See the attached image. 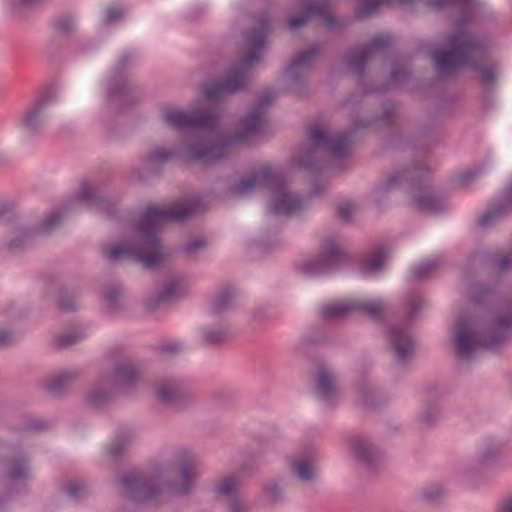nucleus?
<instances>
[{
    "label": "nucleus",
    "mask_w": 512,
    "mask_h": 512,
    "mask_svg": "<svg viewBox=\"0 0 512 512\" xmlns=\"http://www.w3.org/2000/svg\"><path fill=\"white\" fill-rule=\"evenodd\" d=\"M273 100L274 94L271 91L264 89L258 92V138L260 137L261 130L264 124L263 119L260 116V110L263 106L270 104Z\"/></svg>",
    "instance_id": "nucleus-39"
},
{
    "label": "nucleus",
    "mask_w": 512,
    "mask_h": 512,
    "mask_svg": "<svg viewBox=\"0 0 512 512\" xmlns=\"http://www.w3.org/2000/svg\"><path fill=\"white\" fill-rule=\"evenodd\" d=\"M507 266H508V259H504V260L502 261V268L504 269V268H506Z\"/></svg>",
    "instance_id": "nucleus-60"
},
{
    "label": "nucleus",
    "mask_w": 512,
    "mask_h": 512,
    "mask_svg": "<svg viewBox=\"0 0 512 512\" xmlns=\"http://www.w3.org/2000/svg\"><path fill=\"white\" fill-rule=\"evenodd\" d=\"M389 341L399 359L408 357L414 347L413 339L405 327H393L389 332Z\"/></svg>",
    "instance_id": "nucleus-19"
},
{
    "label": "nucleus",
    "mask_w": 512,
    "mask_h": 512,
    "mask_svg": "<svg viewBox=\"0 0 512 512\" xmlns=\"http://www.w3.org/2000/svg\"><path fill=\"white\" fill-rule=\"evenodd\" d=\"M63 216V211L54 210L43 219L37 229H26L16 225L17 216L13 208L7 204H1L0 222L9 225L11 233L15 234V237L7 244L8 249L10 251L23 249L32 242L35 234H49L60 224Z\"/></svg>",
    "instance_id": "nucleus-6"
},
{
    "label": "nucleus",
    "mask_w": 512,
    "mask_h": 512,
    "mask_svg": "<svg viewBox=\"0 0 512 512\" xmlns=\"http://www.w3.org/2000/svg\"><path fill=\"white\" fill-rule=\"evenodd\" d=\"M476 324L471 319L461 317L455 326L454 331V345L457 353L462 358H467L469 355L480 347L494 348L499 340H482L481 337L475 332Z\"/></svg>",
    "instance_id": "nucleus-10"
},
{
    "label": "nucleus",
    "mask_w": 512,
    "mask_h": 512,
    "mask_svg": "<svg viewBox=\"0 0 512 512\" xmlns=\"http://www.w3.org/2000/svg\"><path fill=\"white\" fill-rule=\"evenodd\" d=\"M292 473L302 481L313 479L317 474V466L311 454H301L290 461Z\"/></svg>",
    "instance_id": "nucleus-20"
},
{
    "label": "nucleus",
    "mask_w": 512,
    "mask_h": 512,
    "mask_svg": "<svg viewBox=\"0 0 512 512\" xmlns=\"http://www.w3.org/2000/svg\"><path fill=\"white\" fill-rule=\"evenodd\" d=\"M123 295V289L119 284L107 286L103 292V298L107 302V312L114 313L119 309V300Z\"/></svg>",
    "instance_id": "nucleus-29"
},
{
    "label": "nucleus",
    "mask_w": 512,
    "mask_h": 512,
    "mask_svg": "<svg viewBox=\"0 0 512 512\" xmlns=\"http://www.w3.org/2000/svg\"><path fill=\"white\" fill-rule=\"evenodd\" d=\"M156 393L160 401L175 408H184L194 400L193 395L176 380L162 381Z\"/></svg>",
    "instance_id": "nucleus-13"
},
{
    "label": "nucleus",
    "mask_w": 512,
    "mask_h": 512,
    "mask_svg": "<svg viewBox=\"0 0 512 512\" xmlns=\"http://www.w3.org/2000/svg\"><path fill=\"white\" fill-rule=\"evenodd\" d=\"M412 197L415 204L418 205L420 208L429 211H434L436 209L435 199L428 189H421L413 193Z\"/></svg>",
    "instance_id": "nucleus-36"
},
{
    "label": "nucleus",
    "mask_w": 512,
    "mask_h": 512,
    "mask_svg": "<svg viewBox=\"0 0 512 512\" xmlns=\"http://www.w3.org/2000/svg\"><path fill=\"white\" fill-rule=\"evenodd\" d=\"M438 264L439 260L437 258L425 259L418 266L412 269L413 276L415 278H423Z\"/></svg>",
    "instance_id": "nucleus-40"
},
{
    "label": "nucleus",
    "mask_w": 512,
    "mask_h": 512,
    "mask_svg": "<svg viewBox=\"0 0 512 512\" xmlns=\"http://www.w3.org/2000/svg\"><path fill=\"white\" fill-rule=\"evenodd\" d=\"M63 490L73 501H80L89 494L86 483L81 479L68 481L63 486Z\"/></svg>",
    "instance_id": "nucleus-30"
},
{
    "label": "nucleus",
    "mask_w": 512,
    "mask_h": 512,
    "mask_svg": "<svg viewBox=\"0 0 512 512\" xmlns=\"http://www.w3.org/2000/svg\"><path fill=\"white\" fill-rule=\"evenodd\" d=\"M351 449L355 457L363 462H370L372 459V446L362 438H355L351 442Z\"/></svg>",
    "instance_id": "nucleus-33"
},
{
    "label": "nucleus",
    "mask_w": 512,
    "mask_h": 512,
    "mask_svg": "<svg viewBox=\"0 0 512 512\" xmlns=\"http://www.w3.org/2000/svg\"><path fill=\"white\" fill-rule=\"evenodd\" d=\"M130 440L131 434L128 432L118 435L115 438V440L110 444L108 450L110 457L114 460L117 459L125 451Z\"/></svg>",
    "instance_id": "nucleus-37"
},
{
    "label": "nucleus",
    "mask_w": 512,
    "mask_h": 512,
    "mask_svg": "<svg viewBox=\"0 0 512 512\" xmlns=\"http://www.w3.org/2000/svg\"><path fill=\"white\" fill-rule=\"evenodd\" d=\"M11 339V334L7 331H0V346L7 344Z\"/></svg>",
    "instance_id": "nucleus-54"
},
{
    "label": "nucleus",
    "mask_w": 512,
    "mask_h": 512,
    "mask_svg": "<svg viewBox=\"0 0 512 512\" xmlns=\"http://www.w3.org/2000/svg\"><path fill=\"white\" fill-rule=\"evenodd\" d=\"M317 16L321 23L329 28L334 27L333 17L326 3L322 1H313L307 5L306 11L297 17H292L289 20L291 29H297L305 24L310 18Z\"/></svg>",
    "instance_id": "nucleus-16"
},
{
    "label": "nucleus",
    "mask_w": 512,
    "mask_h": 512,
    "mask_svg": "<svg viewBox=\"0 0 512 512\" xmlns=\"http://www.w3.org/2000/svg\"><path fill=\"white\" fill-rule=\"evenodd\" d=\"M175 157L176 153L174 151L166 150L163 147H155L149 155H147L145 161L154 167H158L171 162Z\"/></svg>",
    "instance_id": "nucleus-31"
},
{
    "label": "nucleus",
    "mask_w": 512,
    "mask_h": 512,
    "mask_svg": "<svg viewBox=\"0 0 512 512\" xmlns=\"http://www.w3.org/2000/svg\"><path fill=\"white\" fill-rule=\"evenodd\" d=\"M164 121L172 128L185 130L187 128H199L212 131L218 122V117L209 109H200L186 113L180 110H167L163 114Z\"/></svg>",
    "instance_id": "nucleus-9"
},
{
    "label": "nucleus",
    "mask_w": 512,
    "mask_h": 512,
    "mask_svg": "<svg viewBox=\"0 0 512 512\" xmlns=\"http://www.w3.org/2000/svg\"><path fill=\"white\" fill-rule=\"evenodd\" d=\"M385 309V304L378 298L343 299L325 304L322 314L327 318H338L352 311H359L371 318L379 317Z\"/></svg>",
    "instance_id": "nucleus-8"
},
{
    "label": "nucleus",
    "mask_w": 512,
    "mask_h": 512,
    "mask_svg": "<svg viewBox=\"0 0 512 512\" xmlns=\"http://www.w3.org/2000/svg\"><path fill=\"white\" fill-rule=\"evenodd\" d=\"M195 210L196 205L191 202L180 207L148 205L140 220L134 225L139 241H125L111 246L105 251L107 258L117 261L123 257H131L141 262L145 268L157 267L168 255L158 237L161 227L167 222L185 221Z\"/></svg>",
    "instance_id": "nucleus-1"
},
{
    "label": "nucleus",
    "mask_w": 512,
    "mask_h": 512,
    "mask_svg": "<svg viewBox=\"0 0 512 512\" xmlns=\"http://www.w3.org/2000/svg\"><path fill=\"white\" fill-rule=\"evenodd\" d=\"M499 512H512V496L504 499L499 505Z\"/></svg>",
    "instance_id": "nucleus-51"
},
{
    "label": "nucleus",
    "mask_w": 512,
    "mask_h": 512,
    "mask_svg": "<svg viewBox=\"0 0 512 512\" xmlns=\"http://www.w3.org/2000/svg\"><path fill=\"white\" fill-rule=\"evenodd\" d=\"M256 186V173H251L247 178L241 179L238 183L229 188L231 195H243Z\"/></svg>",
    "instance_id": "nucleus-38"
},
{
    "label": "nucleus",
    "mask_w": 512,
    "mask_h": 512,
    "mask_svg": "<svg viewBox=\"0 0 512 512\" xmlns=\"http://www.w3.org/2000/svg\"><path fill=\"white\" fill-rule=\"evenodd\" d=\"M311 157H312V155L309 154L307 159L299 161V165L309 168L311 166Z\"/></svg>",
    "instance_id": "nucleus-56"
},
{
    "label": "nucleus",
    "mask_w": 512,
    "mask_h": 512,
    "mask_svg": "<svg viewBox=\"0 0 512 512\" xmlns=\"http://www.w3.org/2000/svg\"><path fill=\"white\" fill-rule=\"evenodd\" d=\"M244 37L248 48L246 57L233 63L224 80L213 81L205 87L204 93L208 100H220L225 95L235 94L246 88L249 69L256 63V27L245 31Z\"/></svg>",
    "instance_id": "nucleus-3"
},
{
    "label": "nucleus",
    "mask_w": 512,
    "mask_h": 512,
    "mask_svg": "<svg viewBox=\"0 0 512 512\" xmlns=\"http://www.w3.org/2000/svg\"><path fill=\"white\" fill-rule=\"evenodd\" d=\"M229 338V331L225 328L203 330V341L208 346H217Z\"/></svg>",
    "instance_id": "nucleus-35"
},
{
    "label": "nucleus",
    "mask_w": 512,
    "mask_h": 512,
    "mask_svg": "<svg viewBox=\"0 0 512 512\" xmlns=\"http://www.w3.org/2000/svg\"><path fill=\"white\" fill-rule=\"evenodd\" d=\"M341 247L334 239H327L319 259L306 263L303 270L308 274H318L335 268L344 259Z\"/></svg>",
    "instance_id": "nucleus-12"
},
{
    "label": "nucleus",
    "mask_w": 512,
    "mask_h": 512,
    "mask_svg": "<svg viewBox=\"0 0 512 512\" xmlns=\"http://www.w3.org/2000/svg\"><path fill=\"white\" fill-rule=\"evenodd\" d=\"M309 139L317 148H324L334 156L344 155L351 144L347 135H330L321 127L312 128Z\"/></svg>",
    "instance_id": "nucleus-14"
},
{
    "label": "nucleus",
    "mask_w": 512,
    "mask_h": 512,
    "mask_svg": "<svg viewBox=\"0 0 512 512\" xmlns=\"http://www.w3.org/2000/svg\"><path fill=\"white\" fill-rule=\"evenodd\" d=\"M114 376L121 386L131 387L139 381L141 371L135 364L123 361L115 366Z\"/></svg>",
    "instance_id": "nucleus-21"
},
{
    "label": "nucleus",
    "mask_w": 512,
    "mask_h": 512,
    "mask_svg": "<svg viewBox=\"0 0 512 512\" xmlns=\"http://www.w3.org/2000/svg\"><path fill=\"white\" fill-rule=\"evenodd\" d=\"M230 512H247V507L241 499L235 498L230 502Z\"/></svg>",
    "instance_id": "nucleus-50"
},
{
    "label": "nucleus",
    "mask_w": 512,
    "mask_h": 512,
    "mask_svg": "<svg viewBox=\"0 0 512 512\" xmlns=\"http://www.w3.org/2000/svg\"><path fill=\"white\" fill-rule=\"evenodd\" d=\"M111 396V390H103L89 395L88 403L92 408L99 409L105 406Z\"/></svg>",
    "instance_id": "nucleus-41"
},
{
    "label": "nucleus",
    "mask_w": 512,
    "mask_h": 512,
    "mask_svg": "<svg viewBox=\"0 0 512 512\" xmlns=\"http://www.w3.org/2000/svg\"><path fill=\"white\" fill-rule=\"evenodd\" d=\"M258 191L269 189L272 193L270 211L276 215H290L302 207L299 196L288 192L283 179L267 165H258Z\"/></svg>",
    "instance_id": "nucleus-5"
},
{
    "label": "nucleus",
    "mask_w": 512,
    "mask_h": 512,
    "mask_svg": "<svg viewBox=\"0 0 512 512\" xmlns=\"http://www.w3.org/2000/svg\"><path fill=\"white\" fill-rule=\"evenodd\" d=\"M130 63L131 58L128 55H124L119 59L107 89V99L119 100L123 107L134 105L138 103L141 98L140 90L130 84L125 74Z\"/></svg>",
    "instance_id": "nucleus-7"
},
{
    "label": "nucleus",
    "mask_w": 512,
    "mask_h": 512,
    "mask_svg": "<svg viewBox=\"0 0 512 512\" xmlns=\"http://www.w3.org/2000/svg\"><path fill=\"white\" fill-rule=\"evenodd\" d=\"M3 506V501L0 499V509L2 508Z\"/></svg>",
    "instance_id": "nucleus-63"
},
{
    "label": "nucleus",
    "mask_w": 512,
    "mask_h": 512,
    "mask_svg": "<svg viewBox=\"0 0 512 512\" xmlns=\"http://www.w3.org/2000/svg\"><path fill=\"white\" fill-rule=\"evenodd\" d=\"M317 52V49L311 48L297 55L291 62L290 71L292 73H296L297 71L305 69L308 66H310V64L315 59Z\"/></svg>",
    "instance_id": "nucleus-34"
},
{
    "label": "nucleus",
    "mask_w": 512,
    "mask_h": 512,
    "mask_svg": "<svg viewBox=\"0 0 512 512\" xmlns=\"http://www.w3.org/2000/svg\"><path fill=\"white\" fill-rule=\"evenodd\" d=\"M199 461L196 457H184L180 461V475L182 483L174 488L179 495H188L192 488L196 477L198 476Z\"/></svg>",
    "instance_id": "nucleus-18"
},
{
    "label": "nucleus",
    "mask_w": 512,
    "mask_h": 512,
    "mask_svg": "<svg viewBox=\"0 0 512 512\" xmlns=\"http://www.w3.org/2000/svg\"><path fill=\"white\" fill-rule=\"evenodd\" d=\"M426 496H427V498H429V499H434V498H436V497H437L436 495L434 496V495H431V494H427Z\"/></svg>",
    "instance_id": "nucleus-62"
},
{
    "label": "nucleus",
    "mask_w": 512,
    "mask_h": 512,
    "mask_svg": "<svg viewBox=\"0 0 512 512\" xmlns=\"http://www.w3.org/2000/svg\"><path fill=\"white\" fill-rule=\"evenodd\" d=\"M239 131L224 137L220 143L205 146L201 143H192L187 147L188 155L203 165H212L225 159L230 148L246 142L248 134L256 132V105L250 107L248 114L239 123Z\"/></svg>",
    "instance_id": "nucleus-4"
},
{
    "label": "nucleus",
    "mask_w": 512,
    "mask_h": 512,
    "mask_svg": "<svg viewBox=\"0 0 512 512\" xmlns=\"http://www.w3.org/2000/svg\"><path fill=\"white\" fill-rule=\"evenodd\" d=\"M77 198L89 205H97L101 208H107V213L112 214L110 203L100 194L97 187L88 182L81 183L77 192Z\"/></svg>",
    "instance_id": "nucleus-22"
},
{
    "label": "nucleus",
    "mask_w": 512,
    "mask_h": 512,
    "mask_svg": "<svg viewBox=\"0 0 512 512\" xmlns=\"http://www.w3.org/2000/svg\"><path fill=\"white\" fill-rule=\"evenodd\" d=\"M73 26H74L73 20L69 17L60 18L55 23L56 30L65 36H67L71 33Z\"/></svg>",
    "instance_id": "nucleus-46"
},
{
    "label": "nucleus",
    "mask_w": 512,
    "mask_h": 512,
    "mask_svg": "<svg viewBox=\"0 0 512 512\" xmlns=\"http://www.w3.org/2000/svg\"><path fill=\"white\" fill-rule=\"evenodd\" d=\"M260 36L258 35V42H257V45H258V52L260 51V46H261V43H260Z\"/></svg>",
    "instance_id": "nucleus-61"
},
{
    "label": "nucleus",
    "mask_w": 512,
    "mask_h": 512,
    "mask_svg": "<svg viewBox=\"0 0 512 512\" xmlns=\"http://www.w3.org/2000/svg\"><path fill=\"white\" fill-rule=\"evenodd\" d=\"M183 293L184 285L182 278H173L163 286L154 298L147 301L146 306L150 311H153L162 304H169L178 299Z\"/></svg>",
    "instance_id": "nucleus-17"
},
{
    "label": "nucleus",
    "mask_w": 512,
    "mask_h": 512,
    "mask_svg": "<svg viewBox=\"0 0 512 512\" xmlns=\"http://www.w3.org/2000/svg\"><path fill=\"white\" fill-rule=\"evenodd\" d=\"M77 309L74 298L66 290L60 291L58 310L60 312H74Z\"/></svg>",
    "instance_id": "nucleus-42"
},
{
    "label": "nucleus",
    "mask_w": 512,
    "mask_h": 512,
    "mask_svg": "<svg viewBox=\"0 0 512 512\" xmlns=\"http://www.w3.org/2000/svg\"><path fill=\"white\" fill-rule=\"evenodd\" d=\"M80 376L78 371H64L53 376L46 385V390L53 396L62 395Z\"/></svg>",
    "instance_id": "nucleus-23"
},
{
    "label": "nucleus",
    "mask_w": 512,
    "mask_h": 512,
    "mask_svg": "<svg viewBox=\"0 0 512 512\" xmlns=\"http://www.w3.org/2000/svg\"><path fill=\"white\" fill-rule=\"evenodd\" d=\"M236 298V291L232 285H226L214 296L211 303V312L221 314L226 312Z\"/></svg>",
    "instance_id": "nucleus-24"
},
{
    "label": "nucleus",
    "mask_w": 512,
    "mask_h": 512,
    "mask_svg": "<svg viewBox=\"0 0 512 512\" xmlns=\"http://www.w3.org/2000/svg\"><path fill=\"white\" fill-rule=\"evenodd\" d=\"M383 45V39H374L369 45L356 49L354 51V59H352L351 62L357 68H363L365 61L372 55L374 51L380 49Z\"/></svg>",
    "instance_id": "nucleus-28"
},
{
    "label": "nucleus",
    "mask_w": 512,
    "mask_h": 512,
    "mask_svg": "<svg viewBox=\"0 0 512 512\" xmlns=\"http://www.w3.org/2000/svg\"><path fill=\"white\" fill-rule=\"evenodd\" d=\"M386 257L387 249L385 247L379 246L374 248L362 265L363 272L370 273L378 271L384 264Z\"/></svg>",
    "instance_id": "nucleus-27"
},
{
    "label": "nucleus",
    "mask_w": 512,
    "mask_h": 512,
    "mask_svg": "<svg viewBox=\"0 0 512 512\" xmlns=\"http://www.w3.org/2000/svg\"><path fill=\"white\" fill-rule=\"evenodd\" d=\"M356 206L353 203H343L338 208V214L343 219H348L355 211Z\"/></svg>",
    "instance_id": "nucleus-48"
},
{
    "label": "nucleus",
    "mask_w": 512,
    "mask_h": 512,
    "mask_svg": "<svg viewBox=\"0 0 512 512\" xmlns=\"http://www.w3.org/2000/svg\"><path fill=\"white\" fill-rule=\"evenodd\" d=\"M240 480L238 476L231 475L225 477L220 483L214 486V492L219 497H226L229 499H235Z\"/></svg>",
    "instance_id": "nucleus-26"
},
{
    "label": "nucleus",
    "mask_w": 512,
    "mask_h": 512,
    "mask_svg": "<svg viewBox=\"0 0 512 512\" xmlns=\"http://www.w3.org/2000/svg\"><path fill=\"white\" fill-rule=\"evenodd\" d=\"M181 350V347L177 343H169L163 346L158 347V351L160 353H169V354H177Z\"/></svg>",
    "instance_id": "nucleus-49"
},
{
    "label": "nucleus",
    "mask_w": 512,
    "mask_h": 512,
    "mask_svg": "<svg viewBox=\"0 0 512 512\" xmlns=\"http://www.w3.org/2000/svg\"><path fill=\"white\" fill-rule=\"evenodd\" d=\"M489 218H491L490 213H488V214L483 218V224H486V223L488 222Z\"/></svg>",
    "instance_id": "nucleus-59"
},
{
    "label": "nucleus",
    "mask_w": 512,
    "mask_h": 512,
    "mask_svg": "<svg viewBox=\"0 0 512 512\" xmlns=\"http://www.w3.org/2000/svg\"><path fill=\"white\" fill-rule=\"evenodd\" d=\"M512 324V318L510 317L508 320H505L501 325L502 326H509Z\"/></svg>",
    "instance_id": "nucleus-58"
},
{
    "label": "nucleus",
    "mask_w": 512,
    "mask_h": 512,
    "mask_svg": "<svg viewBox=\"0 0 512 512\" xmlns=\"http://www.w3.org/2000/svg\"><path fill=\"white\" fill-rule=\"evenodd\" d=\"M125 12L117 6H109L104 11V21L106 24H114L124 19Z\"/></svg>",
    "instance_id": "nucleus-43"
},
{
    "label": "nucleus",
    "mask_w": 512,
    "mask_h": 512,
    "mask_svg": "<svg viewBox=\"0 0 512 512\" xmlns=\"http://www.w3.org/2000/svg\"><path fill=\"white\" fill-rule=\"evenodd\" d=\"M455 4L464 8L471 9L474 6L473 0H430L429 5L434 8H440L446 5Z\"/></svg>",
    "instance_id": "nucleus-45"
},
{
    "label": "nucleus",
    "mask_w": 512,
    "mask_h": 512,
    "mask_svg": "<svg viewBox=\"0 0 512 512\" xmlns=\"http://www.w3.org/2000/svg\"><path fill=\"white\" fill-rule=\"evenodd\" d=\"M81 338L82 335L80 333L70 332L56 337L55 345L57 348H66L77 343Z\"/></svg>",
    "instance_id": "nucleus-44"
},
{
    "label": "nucleus",
    "mask_w": 512,
    "mask_h": 512,
    "mask_svg": "<svg viewBox=\"0 0 512 512\" xmlns=\"http://www.w3.org/2000/svg\"><path fill=\"white\" fill-rule=\"evenodd\" d=\"M37 0H13V5H30Z\"/></svg>",
    "instance_id": "nucleus-55"
},
{
    "label": "nucleus",
    "mask_w": 512,
    "mask_h": 512,
    "mask_svg": "<svg viewBox=\"0 0 512 512\" xmlns=\"http://www.w3.org/2000/svg\"><path fill=\"white\" fill-rule=\"evenodd\" d=\"M32 427L36 430H41L45 427V425H43L41 423H37V424H33Z\"/></svg>",
    "instance_id": "nucleus-57"
},
{
    "label": "nucleus",
    "mask_w": 512,
    "mask_h": 512,
    "mask_svg": "<svg viewBox=\"0 0 512 512\" xmlns=\"http://www.w3.org/2000/svg\"><path fill=\"white\" fill-rule=\"evenodd\" d=\"M447 50H437L432 58L441 75H449L462 68H473L481 72L484 82L490 83L495 78L493 68L488 67L484 52L478 43L465 31L449 38Z\"/></svg>",
    "instance_id": "nucleus-2"
},
{
    "label": "nucleus",
    "mask_w": 512,
    "mask_h": 512,
    "mask_svg": "<svg viewBox=\"0 0 512 512\" xmlns=\"http://www.w3.org/2000/svg\"><path fill=\"white\" fill-rule=\"evenodd\" d=\"M206 245H207V241L204 238H197L193 241L186 243L183 246V250L186 253L190 254V253H194V252L204 248Z\"/></svg>",
    "instance_id": "nucleus-47"
},
{
    "label": "nucleus",
    "mask_w": 512,
    "mask_h": 512,
    "mask_svg": "<svg viewBox=\"0 0 512 512\" xmlns=\"http://www.w3.org/2000/svg\"><path fill=\"white\" fill-rule=\"evenodd\" d=\"M403 176H404V174L403 175H393V176L389 177V179L387 180V183H386V187L387 188L394 187L398 182L401 181Z\"/></svg>",
    "instance_id": "nucleus-53"
},
{
    "label": "nucleus",
    "mask_w": 512,
    "mask_h": 512,
    "mask_svg": "<svg viewBox=\"0 0 512 512\" xmlns=\"http://www.w3.org/2000/svg\"><path fill=\"white\" fill-rule=\"evenodd\" d=\"M316 391L320 399L328 401L336 392L335 377L331 371L323 369L318 373Z\"/></svg>",
    "instance_id": "nucleus-25"
},
{
    "label": "nucleus",
    "mask_w": 512,
    "mask_h": 512,
    "mask_svg": "<svg viewBox=\"0 0 512 512\" xmlns=\"http://www.w3.org/2000/svg\"><path fill=\"white\" fill-rule=\"evenodd\" d=\"M509 196H510V198H511V200H512V189H511V190H510V192H509Z\"/></svg>",
    "instance_id": "nucleus-64"
},
{
    "label": "nucleus",
    "mask_w": 512,
    "mask_h": 512,
    "mask_svg": "<svg viewBox=\"0 0 512 512\" xmlns=\"http://www.w3.org/2000/svg\"><path fill=\"white\" fill-rule=\"evenodd\" d=\"M279 491H280V488L278 485L270 486L266 489V493L271 498V500L278 499Z\"/></svg>",
    "instance_id": "nucleus-52"
},
{
    "label": "nucleus",
    "mask_w": 512,
    "mask_h": 512,
    "mask_svg": "<svg viewBox=\"0 0 512 512\" xmlns=\"http://www.w3.org/2000/svg\"><path fill=\"white\" fill-rule=\"evenodd\" d=\"M28 475V460L25 456H20L14 459L10 468L7 471V476L11 480H21L25 479Z\"/></svg>",
    "instance_id": "nucleus-32"
},
{
    "label": "nucleus",
    "mask_w": 512,
    "mask_h": 512,
    "mask_svg": "<svg viewBox=\"0 0 512 512\" xmlns=\"http://www.w3.org/2000/svg\"><path fill=\"white\" fill-rule=\"evenodd\" d=\"M53 99L52 94H43L27 109L22 118V125L29 134L34 135L41 131L45 108Z\"/></svg>",
    "instance_id": "nucleus-15"
},
{
    "label": "nucleus",
    "mask_w": 512,
    "mask_h": 512,
    "mask_svg": "<svg viewBox=\"0 0 512 512\" xmlns=\"http://www.w3.org/2000/svg\"><path fill=\"white\" fill-rule=\"evenodd\" d=\"M123 487V496L136 503H149L160 492L154 476L131 474L119 479Z\"/></svg>",
    "instance_id": "nucleus-11"
}]
</instances>
